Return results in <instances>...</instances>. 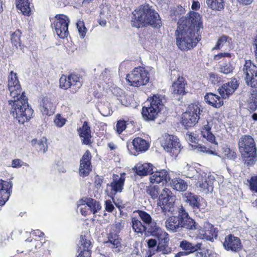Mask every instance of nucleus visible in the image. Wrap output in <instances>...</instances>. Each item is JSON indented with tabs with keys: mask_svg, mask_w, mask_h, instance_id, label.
<instances>
[{
	"mask_svg": "<svg viewBox=\"0 0 257 257\" xmlns=\"http://www.w3.org/2000/svg\"><path fill=\"white\" fill-rule=\"evenodd\" d=\"M178 25L175 32L178 47L182 51L194 48L200 39H198L200 30L202 28L200 15L198 13L190 12L187 16L178 21Z\"/></svg>",
	"mask_w": 257,
	"mask_h": 257,
	"instance_id": "f257e3e1",
	"label": "nucleus"
},
{
	"mask_svg": "<svg viewBox=\"0 0 257 257\" xmlns=\"http://www.w3.org/2000/svg\"><path fill=\"white\" fill-rule=\"evenodd\" d=\"M146 192L153 199L159 198V188L157 186L148 187Z\"/></svg>",
	"mask_w": 257,
	"mask_h": 257,
	"instance_id": "de8ad7c7",
	"label": "nucleus"
},
{
	"mask_svg": "<svg viewBox=\"0 0 257 257\" xmlns=\"http://www.w3.org/2000/svg\"><path fill=\"white\" fill-rule=\"evenodd\" d=\"M91 159V155L89 151H86L83 156L82 157L80 163L81 164H87L88 165H91L90 160Z\"/></svg>",
	"mask_w": 257,
	"mask_h": 257,
	"instance_id": "3c124183",
	"label": "nucleus"
},
{
	"mask_svg": "<svg viewBox=\"0 0 257 257\" xmlns=\"http://www.w3.org/2000/svg\"><path fill=\"white\" fill-rule=\"evenodd\" d=\"M121 240L116 234L109 233L108 236V241L106 242L111 243L113 251L118 253L121 251L122 249Z\"/></svg>",
	"mask_w": 257,
	"mask_h": 257,
	"instance_id": "2f4dec72",
	"label": "nucleus"
},
{
	"mask_svg": "<svg viewBox=\"0 0 257 257\" xmlns=\"http://www.w3.org/2000/svg\"><path fill=\"white\" fill-rule=\"evenodd\" d=\"M206 4L213 10L220 11L224 9V0H206Z\"/></svg>",
	"mask_w": 257,
	"mask_h": 257,
	"instance_id": "58836bf2",
	"label": "nucleus"
},
{
	"mask_svg": "<svg viewBox=\"0 0 257 257\" xmlns=\"http://www.w3.org/2000/svg\"><path fill=\"white\" fill-rule=\"evenodd\" d=\"M223 245L226 250L233 252H238L242 247L240 239L231 234L225 236Z\"/></svg>",
	"mask_w": 257,
	"mask_h": 257,
	"instance_id": "2eb2a0df",
	"label": "nucleus"
},
{
	"mask_svg": "<svg viewBox=\"0 0 257 257\" xmlns=\"http://www.w3.org/2000/svg\"><path fill=\"white\" fill-rule=\"evenodd\" d=\"M163 98V96L155 94L148 99L142 110V116L145 120H155L164 106Z\"/></svg>",
	"mask_w": 257,
	"mask_h": 257,
	"instance_id": "39448f33",
	"label": "nucleus"
},
{
	"mask_svg": "<svg viewBox=\"0 0 257 257\" xmlns=\"http://www.w3.org/2000/svg\"><path fill=\"white\" fill-rule=\"evenodd\" d=\"M78 133L80 138H83L82 143L84 145H88L91 143V130L87 121H84L82 127L77 130Z\"/></svg>",
	"mask_w": 257,
	"mask_h": 257,
	"instance_id": "b1692460",
	"label": "nucleus"
},
{
	"mask_svg": "<svg viewBox=\"0 0 257 257\" xmlns=\"http://www.w3.org/2000/svg\"><path fill=\"white\" fill-rule=\"evenodd\" d=\"M238 149L240 153L257 150L253 138L249 135H243L238 142Z\"/></svg>",
	"mask_w": 257,
	"mask_h": 257,
	"instance_id": "f3484780",
	"label": "nucleus"
},
{
	"mask_svg": "<svg viewBox=\"0 0 257 257\" xmlns=\"http://www.w3.org/2000/svg\"><path fill=\"white\" fill-rule=\"evenodd\" d=\"M77 28L78 29L80 37L83 38L85 36L87 29L85 28L84 22L81 21H79L76 23Z\"/></svg>",
	"mask_w": 257,
	"mask_h": 257,
	"instance_id": "8fccbe9b",
	"label": "nucleus"
},
{
	"mask_svg": "<svg viewBox=\"0 0 257 257\" xmlns=\"http://www.w3.org/2000/svg\"><path fill=\"white\" fill-rule=\"evenodd\" d=\"M150 180L152 183H162L163 185L170 180V177L169 173L166 170L153 171Z\"/></svg>",
	"mask_w": 257,
	"mask_h": 257,
	"instance_id": "412c9836",
	"label": "nucleus"
},
{
	"mask_svg": "<svg viewBox=\"0 0 257 257\" xmlns=\"http://www.w3.org/2000/svg\"><path fill=\"white\" fill-rule=\"evenodd\" d=\"M126 127V121L124 120L120 119L117 121L116 124V131L118 134H121Z\"/></svg>",
	"mask_w": 257,
	"mask_h": 257,
	"instance_id": "864d4df0",
	"label": "nucleus"
},
{
	"mask_svg": "<svg viewBox=\"0 0 257 257\" xmlns=\"http://www.w3.org/2000/svg\"><path fill=\"white\" fill-rule=\"evenodd\" d=\"M147 244L149 248L148 251L150 252L148 257H152L155 254V251L157 250V249H155L157 245V241L155 239L151 238L148 240Z\"/></svg>",
	"mask_w": 257,
	"mask_h": 257,
	"instance_id": "09e8293b",
	"label": "nucleus"
},
{
	"mask_svg": "<svg viewBox=\"0 0 257 257\" xmlns=\"http://www.w3.org/2000/svg\"><path fill=\"white\" fill-rule=\"evenodd\" d=\"M175 212L176 215L169 216L165 221L167 230L175 232L185 229L190 234L200 230L199 224L189 216L182 205L178 207Z\"/></svg>",
	"mask_w": 257,
	"mask_h": 257,
	"instance_id": "7ed1b4c3",
	"label": "nucleus"
},
{
	"mask_svg": "<svg viewBox=\"0 0 257 257\" xmlns=\"http://www.w3.org/2000/svg\"><path fill=\"white\" fill-rule=\"evenodd\" d=\"M80 245L79 247L78 251H80L77 257H90L91 256V242L89 240L80 236Z\"/></svg>",
	"mask_w": 257,
	"mask_h": 257,
	"instance_id": "a878e982",
	"label": "nucleus"
},
{
	"mask_svg": "<svg viewBox=\"0 0 257 257\" xmlns=\"http://www.w3.org/2000/svg\"><path fill=\"white\" fill-rule=\"evenodd\" d=\"M218 71L224 74H229L232 72L234 66L229 61L219 62L218 67Z\"/></svg>",
	"mask_w": 257,
	"mask_h": 257,
	"instance_id": "e433bc0d",
	"label": "nucleus"
},
{
	"mask_svg": "<svg viewBox=\"0 0 257 257\" xmlns=\"http://www.w3.org/2000/svg\"><path fill=\"white\" fill-rule=\"evenodd\" d=\"M70 81L71 84L70 89L71 92L73 93H75L82 86V78L78 75L75 74H70Z\"/></svg>",
	"mask_w": 257,
	"mask_h": 257,
	"instance_id": "72a5a7b5",
	"label": "nucleus"
},
{
	"mask_svg": "<svg viewBox=\"0 0 257 257\" xmlns=\"http://www.w3.org/2000/svg\"><path fill=\"white\" fill-rule=\"evenodd\" d=\"M13 183L0 179V206L4 205L8 201L12 192Z\"/></svg>",
	"mask_w": 257,
	"mask_h": 257,
	"instance_id": "aec40b11",
	"label": "nucleus"
},
{
	"mask_svg": "<svg viewBox=\"0 0 257 257\" xmlns=\"http://www.w3.org/2000/svg\"><path fill=\"white\" fill-rule=\"evenodd\" d=\"M249 183L250 189L257 193V176L251 177Z\"/></svg>",
	"mask_w": 257,
	"mask_h": 257,
	"instance_id": "13d9d810",
	"label": "nucleus"
},
{
	"mask_svg": "<svg viewBox=\"0 0 257 257\" xmlns=\"http://www.w3.org/2000/svg\"><path fill=\"white\" fill-rule=\"evenodd\" d=\"M175 200L176 199H172L171 198L170 200H165L164 202H158L157 204L160 206L164 215L169 216V213L172 215L175 214V211L178 208L175 205Z\"/></svg>",
	"mask_w": 257,
	"mask_h": 257,
	"instance_id": "5701e85b",
	"label": "nucleus"
},
{
	"mask_svg": "<svg viewBox=\"0 0 257 257\" xmlns=\"http://www.w3.org/2000/svg\"><path fill=\"white\" fill-rule=\"evenodd\" d=\"M91 169L90 165L87 164H81L80 163L79 175L80 176L84 177L88 176L91 171Z\"/></svg>",
	"mask_w": 257,
	"mask_h": 257,
	"instance_id": "49530a36",
	"label": "nucleus"
},
{
	"mask_svg": "<svg viewBox=\"0 0 257 257\" xmlns=\"http://www.w3.org/2000/svg\"><path fill=\"white\" fill-rule=\"evenodd\" d=\"M176 199V196L168 188H164L159 195L158 202H164L165 200Z\"/></svg>",
	"mask_w": 257,
	"mask_h": 257,
	"instance_id": "a19ab883",
	"label": "nucleus"
},
{
	"mask_svg": "<svg viewBox=\"0 0 257 257\" xmlns=\"http://www.w3.org/2000/svg\"><path fill=\"white\" fill-rule=\"evenodd\" d=\"M172 187L178 191H184L187 188V183L181 179H175L172 180L171 183Z\"/></svg>",
	"mask_w": 257,
	"mask_h": 257,
	"instance_id": "c9c22d12",
	"label": "nucleus"
},
{
	"mask_svg": "<svg viewBox=\"0 0 257 257\" xmlns=\"http://www.w3.org/2000/svg\"><path fill=\"white\" fill-rule=\"evenodd\" d=\"M20 87L21 85L17 73L11 71L8 77V88H11L12 89L13 87L18 89Z\"/></svg>",
	"mask_w": 257,
	"mask_h": 257,
	"instance_id": "4c0bfd02",
	"label": "nucleus"
},
{
	"mask_svg": "<svg viewBox=\"0 0 257 257\" xmlns=\"http://www.w3.org/2000/svg\"><path fill=\"white\" fill-rule=\"evenodd\" d=\"M202 137L205 139L209 142L213 143L216 145H217V143L215 140V137L214 135L210 132L209 133H204V134L202 135Z\"/></svg>",
	"mask_w": 257,
	"mask_h": 257,
	"instance_id": "6e6d98bb",
	"label": "nucleus"
},
{
	"mask_svg": "<svg viewBox=\"0 0 257 257\" xmlns=\"http://www.w3.org/2000/svg\"><path fill=\"white\" fill-rule=\"evenodd\" d=\"M131 25L133 27L139 28L147 25L160 28L162 21L158 13L148 4L142 5L133 13Z\"/></svg>",
	"mask_w": 257,
	"mask_h": 257,
	"instance_id": "20e7f679",
	"label": "nucleus"
},
{
	"mask_svg": "<svg viewBox=\"0 0 257 257\" xmlns=\"http://www.w3.org/2000/svg\"><path fill=\"white\" fill-rule=\"evenodd\" d=\"M25 164L20 159H15L12 161V166L14 168H20Z\"/></svg>",
	"mask_w": 257,
	"mask_h": 257,
	"instance_id": "e2e57ef3",
	"label": "nucleus"
},
{
	"mask_svg": "<svg viewBox=\"0 0 257 257\" xmlns=\"http://www.w3.org/2000/svg\"><path fill=\"white\" fill-rule=\"evenodd\" d=\"M137 212L144 225L148 224L153 220L151 215L146 211L139 210Z\"/></svg>",
	"mask_w": 257,
	"mask_h": 257,
	"instance_id": "37998d69",
	"label": "nucleus"
},
{
	"mask_svg": "<svg viewBox=\"0 0 257 257\" xmlns=\"http://www.w3.org/2000/svg\"><path fill=\"white\" fill-rule=\"evenodd\" d=\"M241 160L246 166H251L257 161L256 150L240 153Z\"/></svg>",
	"mask_w": 257,
	"mask_h": 257,
	"instance_id": "cd10ccee",
	"label": "nucleus"
},
{
	"mask_svg": "<svg viewBox=\"0 0 257 257\" xmlns=\"http://www.w3.org/2000/svg\"><path fill=\"white\" fill-rule=\"evenodd\" d=\"M70 20L64 15H57L52 24V28L55 30L56 33L61 39L67 38L69 35L68 26Z\"/></svg>",
	"mask_w": 257,
	"mask_h": 257,
	"instance_id": "9d476101",
	"label": "nucleus"
},
{
	"mask_svg": "<svg viewBox=\"0 0 257 257\" xmlns=\"http://www.w3.org/2000/svg\"><path fill=\"white\" fill-rule=\"evenodd\" d=\"M79 205H86L89 207L90 211L94 214L101 207L99 202L91 198H86L85 199H82L79 201Z\"/></svg>",
	"mask_w": 257,
	"mask_h": 257,
	"instance_id": "7c9ffc66",
	"label": "nucleus"
},
{
	"mask_svg": "<svg viewBox=\"0 0 257 257\" xmlns=\"http://www.w3.org/2000/svg\"><path fill=\"white\" fill-rule=\"evenodd\" d=\"M197 150L198 151L203 153H205L208 154L213 155L214 156H216L217 153L214 151L211 150L210 149L207 148L205 146H199L197 147Z\"/></svg>",
	"mask_w": 257,
	"mask_h": 257,
	"instance_id": "5fc2aeb1",
	"label": "nucleus"
},
{
	"mask_svg": "<svg viewBox=\"0 0 257 257\" xmlns=\"http://www.w3.org/2000/svg\"><path fill=\"white\" fill-rule=\"evenodd\" d=\"M228 37L226 36H223L219 38L217 43L213 49H220L226 43Z\"/></svg>",
	"mask_w": 257,
	"mask_h": 257,
	"instance_id": "603ef678",
	"label": "nucleus"
},
{
	"mask_svg": "<svg viewBox=\"0 0 257 257\" xmlns=\"http://www.w3.org/2000/svg\"><path fill=\"white\" fill-rule=\"evenodd\" d=\"M161 146L172 156L177 157L181 151V144L177 137L165 134L161 141Z\"/></svg>",
	"mask_w": 257,
	"mask_h": 257,
	"instance_id": "1a4fd4ad",
	"label": "nucleus"
},
{
	"mask_svg": "<svg viewBox=\"0 0 257 257\" xmlns=\"http://www.w3.org/2000/svg\"><path fill=\"white\" fill-rule=\"evenodd\" d=\"M126 80L132 86L145 85L149 81V73L143 67L135 68L126 75Z\"/></svg>",
	"mask_w": 257,
	"mask_h": 257,
	"instance_id": "6e6552de",
	"label": "nucleus"
},
{
	"mask_svg": "<svg viewBox=\"0 0 257 257\" xmlns=\"http://www.w3.org/2000/svg\"><path fill=\"white\" fill-rule=\"evenodd\" d=\"M245 83L252 88L257 87V66L250 60H245L242 68Z\"/></svg>",
	"mask_w": 257,
	"mask_h": 257,
	"instance_id": "f8f14e48",
	"label": "nucleus"
},
{
	"mask_svg": "<svg viewBox=\"0 0 257 257\" xmlns=\"http://www.w3.org/2000/svg\"><path fill=\"white\" fill-rule=\"evenodd\" d=\"M201 246V243L198 242L193 244L187 240H183L180 242L179 246L185 251L178 252L175 254V257H185L190 253L198 251V250H200Z\"/></svg>",
	"mask_w": 257,
	"mask_h": 257,
	"instance_id": "dca6fc26",
	"label": "nucleus"
},
{
	"mask_svg": "<svg viewBox=\"0 0 257 257\" xmlns=\"http://www.w3.org/2000/svg\"><path fill=\"white\" fill-rule=\"evenodd\" d=\"M209 80L212 84H215L219 82L220 78L218 77L217 74L210 73L209 74Z\"/></svg>",
	"mask_w": 257,
	"mask_h": 257,
	"instance_id": "bf43d9fd",
	"label": "nucleus"
},
{
	"mask_svg": "<svg viewBox=\"0 0 257 257\" xmlns=\"http://www.w3.org/2000/svg\"><path fill=\"white\" fill-rule=\"evenodd\" d=\"M195 256L196 257H207V253H208L209 250L205 248H201L200 247V250H198V251H195Z\"/></svg>",
	"mask_w": 257,
	"mask_h": 257,
	"instance_id": "052dcab7",
	"label": "nucleus"
},
{
	"mask_svg": "<svg viewBox=\"0 0 257 257\" xmlns=\"http://www.w3.org/2000/svg\"><path fill=\"white\" fill-rule=\"evenodd\" d=\"M246 108L250 112L257 110V90L252 89L250 94L246 101Z\"/></svg>",
	"mask_w": 257,
	"mask_h": 257,
	"instance_id": "c756f323",
	"label": "nucleus"
},
{
	"mask_svg": "<svg viewBox=\"0 0 257 257\" xmlns=\"http://www.w3.org/2000/svg\"><path fill=\"white\" fill-rule=\"evenodd\" d=\"M26 242H32L34 244L35 249L40 248L42 246V242L39 240L34 239V240L28 238L25 240Z\"/></svg>",
	"mask_w": 257,
	"mask_h": 257,
	"instance_id": "0e129e2a",
	"label": "nucleus"
},
{
	"mask_svg": "<svg viewBox=\"0 0 257 257\" xmlns=\"http://www.w3.org/2000/svg\"><path fill=\"white\" fill-rule=\"evenodd\" d=\"M157 250L159 251H162L163 254H168L171 252V248L164 245L158 246Z\"/></svg>",
	"mask_w": 257,
	"mask_h": 257,
	"instance_id": "338daca9",
	"label": "nucleus"
},
{
	"mask_svg": "<svg viewBox=\"0 0 257 257\" xmlns=\"http://www.w3.org/2000/svg\"><path fill=\"white\" fill-rule=\"evenodd\" d=\"M202 232H200V237L202 239H205L207 240H209L213 242L214 238L216 239L218 236V230L217 228H215L213 225L208 222H205L203 224V230H201L200 226V230ZM198 230L195 231L194 233H196Z\"/></svg>",
	"mask_w": 257,
	"mask_h": 257,
	"instance_id": "4468645a",
	"label": "nucleus"
},
{
	"mask_svg": "<svg viewBox=\"0 0 257 257\" xmlns=\"http://www.w3.org/2000/svg\"><path fill=\"white\" fill-rule=\"evenodd\" d=\"M223 98L213 93H207L204 96V100L208 104L215 108H219L223 104Z\"/></svg>",
	"mask_w": 257,
	"mask_h": 257,
	"instance_id": "bb28decb",
	"label": "nucleus"
},
{
	"mask_svg": "<svg viewBox=\"0 0 257 257\" xmlns=\"http://www.w3.org/2000/svg\"><path fill=\"white\" fill-rule=\"evenodd\" d=\"M232 56V54L230 53L224 52V53H220L214 56V59L216 60H218L220 59L222 57H228L231 58Z\"/></svg>",
	"mask_w": 257,
	"mask_h": 257,
	"instance_id": "680f3d73",
	"label": "nucleus"
},
{
	"mask_svg": "<svg viewBox=\"0 0 257 257\" xmlns=\"http://www.w3.org/2000/svg\"><path fill=\"white\" fill-rule=\"evenodd\" d=\"M145 234L147 236H157L161 231V228L157 225L155 220H153L147 225H145Z\"/></svg>",
	"mask_w": 257,
	"mask_h": 257,
	"instance_id": "473e14b6",
	"label": "nucleus"
},
{
	"mask_svg": "<svg viewBox=\"0 0 257 257\" xmlns=\"http://www.w3.org/2000/svg\"><path fill=\"white\" fill-rule=\"evenodd\" d=\"M183 200L193 210L197 215L199 212H204L207 206L206 202L201 197L191 192H186L183 194Z\"/></svg>",
	"mask_w": 257,
	"mask_h": 257,
	"instance_id": "0eeeda50",
	"label": "nucleus"
},
{
	"mask_svg": "<svg viewBox=\"0 0 257 257\" xmlns=\"http://www.w3.org/2000/svg\"><path fill=\"white\" fill-rule=\"evenodd\" d=\"M71 79H70V75L68 77L64 75L61 77L59 80L60 87L64 89H67L70 88L71 87Z\"/></svg>",
	"mask_w": 257,
	"mask_h": 257,
	"instance_id": "c03bdc74",
	"label": "nucleus"
},
{
	"mask_svg": "<svg viewBox=\"0 0 257 257\" xmlns=\"http://www.w3.org/2000/svg\"><path fill=\"white\" fill-rule=\"evenodd\" d=\"M238 81L235 79H232L230 81L223 84L218 89L219 94L224 98H227L232 94L239 86Z\"/></svg>",
	"mask_w": 257,
	"mask_h": 257,
	"instance_id": "a211bd4d",
	"label": "nucleus"
},
{
	"mask_svg": "<svg viewBox=\"0 0 257 257\" xmlns=\"http://www.w3.org/2000/svg\"><path fill=\"white\" fill-rule=\"evenodd\" d=\"M132 226L135 232L142 234L143 232L145 233L146 228L145 225H144L143 223L137 218L133 217L132 218Z\"/></svg>",
	"mask_w": 257,
	"mask_h": 257,
	"instance_id": "ea45409f",
	"label": "nucleus"
},
{
	"mask_svg": "<svg viewBox=\"0 0 257 257\" xmlns=\"http://www.w3.org/2000/svg\"><path fill=\"white\" fill-rule=\"evenodd\" d=\"M32 144L33 145H36V148L39 151H43V153H45L47 151L48 146L44 141L43 140H40L37 141L36 139H33L32 141Z\"/></svg>",
	"mask_w": 257,
	"mask_h": 257,
	"instance_id": "a18cd8bd",
	"label": "nucleus"
},
{
	"mask_svg": "<svg viewBox=\"0 0 257 257\" xmlns=\"http://www.w3.org/2000/svg\"><path fill=\"white\" fill-rule=\"evenodd\" d=\"M29 0H16V7L22 13L26 16L30 15L31 8Z\"/></svg>",
	"mask_w": 257,
	"mask_h": 257,
	"instance_id": "f704fd0d",
	"label": "nucleus"
},
{
	"mask_svg": "<svg viewBox=\"0 0 257 257\" xmlns=\"http://www.w3.org/2000/svg\"><path fill=\"white\" fill-rule=\"evenodd\" d=\"M202 109L198 104H191L188 109L183 113L182 116V123L186 129L194 126L200 118Z\"/></svg>",
	"mask_w": 257,
	"mask_h": 257,
	"instance_id": "423d86ee",
	"label": "nucleus"
},
{
	"mask_svg": "<svg viewBox=\"0 0 257 257\" xmlns=\"http://www.w3.org/2000/svg\"><path fill=\"white\" fill-rule=\"evenodd\" d=\"M149 146V143L145 140L137 137L135 138L131 143L127 144V148L131 154L137 156L140 153L147 151Z\"/></svg>",
	"mask_w": 257,
	"mask_h": 257,
	"instance_id": "ddd939ff",
	"label": "nucleus"
},
{
	"mask_svg": "<svg viewBox=\"0 0 257 257\" xmlns=\"http://www.w3.org/2000/svg\"><path fill=\"white\" fill-rule=\"evenodd\" d=\"M105 208L107 212H111L114 208L113 205L111 201L109 200H107L105 202Z\"/></svg>",
	"mask_w": 257,
	"mask_h": 257,
	"instance_id": "69168bd1",
	"label": "nucleus"
},
{
	"mask_svg": "<svg viewBox=\"0 0 257 257\" xmlns=\"http://www.w3.org/2000/svg\"><path fill=\"white\" fill-rule=\"evenodd\" d=\"M65 119L62 117L60 114H57L54 122L57 126L59 127H62L65 124Z\"/></svg>",
	"mask_w": 257,
	"mask_h": 257,
	"instance_id": "4d7b16f0",
	"label": "nucleus"
},
{
	"mask_svg": "<svg viewBox=\"0 0 257 257\" xmlns=\"http://www.w3.org/2000/svg\"><path fill=\"white\" fill-rule=\"evenodd\" d=\"M124 221L120 220L118 222H115V228L117 232L120 231L124 227Z\"/></svg>",
	"mask_w": 257,
	"mask_h": 257,
	"instance_id": "774afa93",
	"label": "nucleus"
},
{
	"mask_svg": "<svg viewBox=\"0 0 257 257\" xmlns=\"http://www.w3.org/2000/svg\"><path fill=\"white\" fill-rule=\"evenodd\" d=\"M125 178L121 176L118 179L113 177V181L110 184L107 185L106 191L109 192V196L113 199L117 193L121 192L123 189Z\"/></svg>",
	"mask_w": 257,
	"mask_h": 257,
	"instance_id": "6ab92c4d",
	"label": "nucleus"
},
{
	"mask_svg": "<svg viewBox=\"0 0 257 257\" xmlns=\"http://www.w3.org/2000/svg\"><path fill=\"white\" fill-rule=\"evenodd\" d=\"M135 173L139 176H146L152 174L153 171V165L151 163H138L134 168Z\"/></svg>",
	"mask_w": 257,
	"mask_h": 257,
	"instance_id": "c85d7f7f",
	"label": "nucleus"
},
{
	"mask_svg": "<svg viewBox=\"0 0 257 257\" xmlns=\"http://www.w3.org/2000/svg\"><path fill=\"white\" fill-rule=\"evenodd\" d=\"M10 95L14 99L9 100V103L12 105L10 114L18 121L23 124L25 122L29 121L32 117L33 113V109L28 103V99L23 92L21 94V87L9 88Z\"/></svg>",
	"mask_w": 257,
	"mask_h": 257,
	"instance_id": "f03ea898",
	"label": "nucleus"
},
{
	"mask_svg": "<svg viewBox=\"0 0 257 257\" xmlns=\"http://www.w3.org/2000/svg\"><path fill=\"white\" fill-rule=\"evenodd\" d=\"M205 177L203 178L201 176V178H199V180L196 183L197 187L200 188V190L202 192L207 194L209 192H211L213 190V177L208 176V178L206 177V174L204 175Z\"/></svg>",
	"mask_w": 257,
	"mask_h": 257,
	"instance_id": "4be33fe9",
	"label": "nucleus"
},
{
	"mask_svg": "<svg viewBox=\"0 0 257 257\" xmlns=\"http://www.w3.org/2000/svg\"><path fill=\"white\" fill-rule=\"evenodd\" d=\"M55 111V106L52 98L47 96L44 97L41 103V111L43 114L50 116L53 115Z\"/></svg>",
	"mask_w": 257,
	"mask_h": 257,
	"instance_id": "393cba45",
	"label": "nucleus"
},
{
	"mask_svg": "<svg viewBox=\"0 0 257 257\" xmlns=\"http://www.w3.org/2000/svg\"><path fill=\"white\" fill-rule=\"evenodd\" d=\"M21 35V32L19 30L16 31L11 35V42L12 44L15 46L17 49L19 47L20 49L22 50L20 43Z\"/></svg>",
	"mask_w": 257,
	"mask_h": 257,
	"instance_id": "79ce46f5",
	"label": "nucleus"
},
{
	"mask_svg": "<svg viewBox=\"0 0 257 257\" xmlns=\"http://www.w3.org/2000/svg\"><path fill=\"white\" fill-rule=\"evenodd\" d=\"M170 76L171 80L173 81L170 88L172 93L179 96L185 95L187 92L185 89L187 82L185 79L182 76H180L178 72L175 70L171 71Z\"/></svg>",
	"mask_w": 257,
	"mask_h": 257,
	"instance_id": "9b49d317",
	"label": "nucleus"
}]
</instances>
